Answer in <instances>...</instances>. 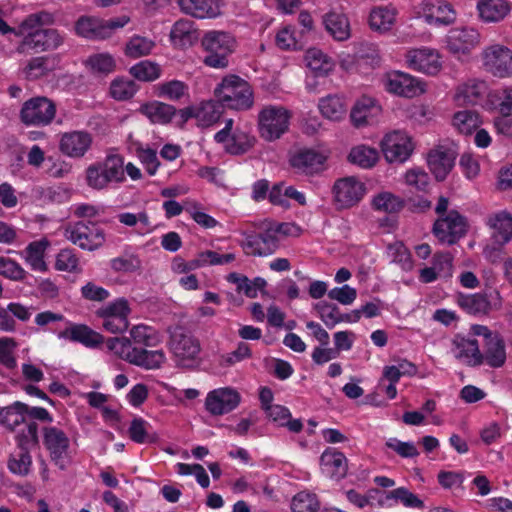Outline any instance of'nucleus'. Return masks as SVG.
Here are the masks:
<instances>
[{"instance_id":"nucleus-1","label":"nucleus","mask_w":512,"mask_h":512,"mask_svg":"<svg viewBox=\"0 0 512 512\" xmlns=\"http://www.w3.org/2000/svg\"><path fill=\"white\" fill-rule=\"evenodd\" d=\"M27 404L16 401L0 409V424L16 433L19 447L32 448L38 443V425L27 418Z\"/></svg>"},{"instance_id":"nucleus-2","label":"nucleus","mask_w":512,"mask_h":512,"mask_svg":"<svg viewBox=\"0 0 512 512\" xmlns=\"http://www.w3.org/2000/svg\"><path fill=\"white\" fill-rule=\"evenodd\" d=\"M200 44L205 52L203 63L214 69L228 67L229 57L238 47V41L231 32L215 29L205 31Z\"/></svg>"},{"instance_id":"nucleus-3","label":"nucleus","mask_w":512,"mask_h":512,"mask_svg":"<svg viewBox=\"0 0 512 512\" xmlns=\"http://www.w3.org/2000/svg\"><path fill=\"white\" fill-rule=\"evenodd\" d=\"M215 96L222 106L246 111L254 105V91L248 81L238 75L225 76L215 88Z\"/></svg>"},{"instance_id":"nucleus-4","label":"nucleus","mask_w":512,"mask_h":512,"mask_svg":"<svg viewBox=\"0 0 512 512\" xmlns=\"http://www.w3.org/2000/svg\"><path fill=\"white\" fill-rule=\"evenodd\" d=\"M124 180V159L120 155H109L104 161L91 164L86 169V183L92 189L102 190L111 183Z\"/></svg>"},{"instance_id":"nucleus-5","label":"nucleus","mask_w":512,"mask_h":512,"mask_svg":"<svg viewBox=\"0 0 512 512\" xmlns=\"http://www.w3.org/2000/svg\"><path fill=\"white\" fill-rule=\"evenodd\" d=\"M170 350L177 366L194 367L201 351L199 340L183 327H175L170 332Z\"/></svg>"},{"instance_id":"nucleus-6","label":"nucleus","mask_w":512,"mask_h":512,"mask_svg":"<svg viewBox=\"0 0 512 512\" xmlns=\"http://www.w3.org/2000/svg\"><path fill=\"white\" fill-rule=\"evenodd\" d=\"M291 113L280 105L263 107L258 114V129L266 141L279 139L289 128Z\"/></svg>"},{"instance_id":"nucleus-7","label":"nucleus","mask_w":512,"mask_h":512,"mask_svg":"<svg viewBox=\"0 0 512 512\" xmlns=\"http://www.w3.org/2000/svg\"><path fill=\"white\" fill-rule=\"evenodd\" d=\"M43 446L51 461L61 470L66 469L71 460V441L67 433L57 426L42 428Z\"/></svg>"},{"instance_id":"nucleus-8","label":"nucleus","mask_w":512,"mask_h":512,"mask_svg":"<svg viewBox=\"0 0 512 512\" xmlns=\"http://www.w3.org/2000/svg\"><path fill=\"white\" fill-rule=\"evenodd\" d=\"M129 20L125 15L110 20L81 16L75 23V32L86 39L102 40L110 37L116 29L124 27Z\"/></svg>"},{"instance_id":"nucleus-9","label":"nucleus","mask_w":512,"mask_h":512,"mask_svg":"<svg viewBox=\"0 0 512 512\" xmlns=\"http://www.w3.org/2000/svg\"><path fill=\"white\" fill-rule=\"evenodd\" d=\"M56 115L55 103L44 96H36L25 101L19 117L23 124L33 127H44L52 123Z\"/></svg>"},{"instance_id":"nucleus-10","label":"nucleus","mask_w":512,"mask_h":512,"mask_svg":"<svg viewBox=\"0 0 512 512\" xmlns=\"http://www.w3.org/2000/svg\"><path fill=\"white\" fill-rule=\"evenodd\" d=\"M64 42V36L56 29H34L26 32L16 47L19 54L55 50Z\"/></svg>"},{"instance_id":"nucleus-11","label":"nucleus","mask_w":512,"mask_h":512,"mask_svg":"<svg viewBox=\"0 0 512 512\" xmlns=\"http://www.w3.org/2000/svg\"><path fill=\"white\" fill-rule=\"evenodd\" d=\"M131 312L128 301L118 298L96 311V316L101 319L102 327L109 333L120 334L129 327L128 316Z\"/></svg>"},{"instance_id":"nucleus-12","label":"nucleus","mask_w":512,"mask_h":512,"mask_svg":"<svg viewBox=\"0 0 512 512\" xmlns=\"http://www.w3.org/2000/svg\"><path fill=\"white\" fill-rule=\"evenodd\" d=\"M386 91L397 96L413 98L426 91L425 82L401 71H391L383 77Z\"/></svg>"},{"instance_id":"nucleus-13","label":"nucleus","mask_w":512,"mask_h":512,"mask_svg":"<svg viewBox=\"0 0 512 512\" xmlns=\"http://www.w3.org/2000/svg\"><path fill=\"white\" fill-rule=\"evenodd\" d=\"M217 143L223 144L226 152L232 155H240L247 152L252 146L254 139L246 131L234 127V120H225V126L214 135Z\"/></svg>"},{"instance_id":"nucleus-14","label":"nucleus","mask_w":512,"mask_h":512,"mask_svg":"<svg viewBox=\"0 0 512 512\" xmlns=\"http://www.w3.org/2000/svg\"><path fill=\"white\" fill-rule=\"evenodd\" d=\"M366 193V187L355 176H347L335 181L332 187L333 199L339 208L345 209L357 205Z\"/></svg>"},{"instance_id":"nucleus-15","label":"nucleus","mask_w":512,"mask_h":512,"mask_svg":"<svg viewBox=\"0 0 512 512\" xmlns=\"http://www.w3.org/2000/svg\"><path fill=\"white\" fill-rule=\"evenodd\" d=\"M65 237L82 249L94 250L104 242V233L95 223L77 222L69 225L64 232Z\"/></svg>"},{"instance_id":"nucleus-16","label":"nucleus","mask_w":512,"mask_h":512,"mask_svg":"<svg viewBox=\"0 0 512 512\" xmlns=\"http://www.w3.org/2000/svg\"><path fill=\"white\" fill-rule=\"evenodd\" d=\"M458 304L469 314L484 315L500 309L502 297L496 289H488L483 293L461 295Z\"/></svg>"},{"instance_id":"nucleus-17","label":"nucleus","mask_w":512,"mask_h":512,"mask_svg":"<svg viewBox=\"0 0 512 512\" xmlns=\"http://www.w3.org/2000/svg\"><path fill=\"white\" fill-rule=\"evenodd\" d=\"M385 159L390 162H405L414 150L411 137L403 131L387 134L381 142Z\"/></svg>"},{"instance_id":"nucleus-18","label":"nucleus","mask_w":512,"mask_h":512,"mask_svg":"<svg viewBox=\"0 0 512 512\" xmlns=\"http://www.w3.org/2000/svg\"><path fill=\"white\" fill-rule=\"evenodd\" d=\"M241 402L239 392L232 387H221L208 392L205 398V409L212 416L228 414Z\"/></svg>"},{"instance_id":"nucleus-19","label":"nucleus","mask_w":512,"mask_h":512,"mask_svg":"<svg viewBox=\"0 0 512 512\" xmlns=\"http://www.w3.org/2000/svg\"><path fill=\"white\" fill-rule=\"evenodd\" d=\"M483 64L494 76L512 77V50L502 45L487 47L483 53Z\"/></svg>"},{"instance_id":"nucleus-20","label":"nucleus","mask_w":512,"mask_h":512,"mask_svg":"<svg viewBox=\"0 0 512 512\" xmlns=\"http://www.w3.org/2000/svg\"><path fill=\"white\" fill-rule=\"evenodd\" d=\"M433 232L440 242L453 245L466 233L465 218L456 211H450L434 223Z\"/></svg>"},{"instance_id":"nucleus-21","label":"nucleus","mask_w":512,"mask_h":512,"mask_svg":"<svg viewBox=\"0 0 512 512\" xmlns=\"http://www.w3.org/2000/svg\"><path fill=\"white\" fill-rule=\"evenodd\" d=\"M419 18L429 25H449L455 20V12L450 4L441 0H424L416 8Z\"/></svg>"},{"instance_id":"nucleus-22","label":"nucleus","mask_w":512,"mask_h":512,"mask_svg":"<svg viewBox=\"0 0 512 512\" xmlns=\"http://www.w3.org/2000/svg\"><path fill=\"white\" fill-rule=\"evenodd\" d=\"M406 62L411 69L428 75H436L442 68L438 51L427 47L408 51Z\"/></svg>"},{"instance_id":"nucleus-23","label":"nucleus","mask_w":512,"mask_h":512,"mask_svg":"<svg viewBox=\"0 0 512 512\" xmlns=\"http://www.w3.org/2000/svg\"><path fill=\"white\" fill-rule=\"evenodd\" d=\"M452 353L459 361L469 366L483 363L484 357L478 341L470 335H456L452 341Z\"/></svg>"},{"instance_id":"nucleus-24","label":"nucleus","mask_w":512,"mask_h":512,"mask_svg":"<svg viewBox=\"0 0 512 512\" xmlns=\"http://www.w3.org/2000/svg\"><path fill=\"white\" fill-rule=\"evenodd\" d=\"M486 226L491 230L490 240L507 244L512 240V213L501 210L489 214L485 219Z\"/></svg>"},{"instance_id":"nucleus-25","label":"nucleus","mask_w":512,"mask_h":512,"mask_svg":"<svg viewBox=\"0 0 512 512\" xmlns=\"http://www.w3.org/2000/svg\"><path fill=\"white\" fill-rule=\"evenodd\" d=\"M93 139L90 133L85 131H72L61 136L60 151L70 158H81L92 145Z\"/></svg>"},{"instance_id":"nucleus-26","label":"nucleus","mask_w":512,"mask_h":512,"mask_svg":"<svg viewBox=\"0 0 512 512\" xmlns=\"http://www.w3.org/2000/svg\"><path fill=\"white\" fill-rule=\"evenodd\" d=\"M480 43L479 32L471 27L451 29L446 38V44L452 53H467Z\"/></svg>"},{"instance_id":"nucleus-27","label":"nucleus","mask_w":512,"mask_h":512,"mask_svg":"<svg viewBox=\"0 0 512 512\" xmlns=\"http://www.w3.org/2000/svg\"><path fill=\"white\" fill-rule=\"evenodd\" d=\"M68 324V327L57 333L59 339L78 342L88 348H96L103 343L104 337L87 325L71 322Z\"/></svg>"},{"instance_id":"nucleus-28","label":"nucleus","mask_w":512,"mask_h":512,"mask_svg":"<svg viewBox=\"0 0 512 512\" xmlns=\"http://www.w3.org/2000/svg\"><path fill=\"white\" fill-rule=\"evenodd\" d=\"M327 156L313 149H304L295 153L291 159V166L299 173L306 175L317 174L324 170Z\"/></svg>"},{"instance_id":"nucleus-29","label":"nucleus","mask_w":512,"mask_h":512,"mask_svg":"<svg viewBox=\"0 0 512 512\" xmlns=\"http://www.w3.org/2000/svg\"><path fill=\"white\" fill-rule=\"evenodd\" d=\"M180 10L197 19L216 18L221 14L220 0H178Z\"/></svg>"},{"instance_id":"nucleus-30","label":"nucleus","mask_w":512,"mask_h":512,"mask_svg":"<svg viewBox=\"0 0 512 512\" xmlns=\"http://www.w3.org/2000/svg\"><path fill=\"white\" fill-rule=\"evenodd\" d=\"M50 247V242L46 238H41L30 242L20 256L32 271L45 273L48 271L46 262V251Z\"/></svg>"},{"instance_id":"nucleus-31","label":"nucleus","mask_w":512,"mask_h":512,"mask_svg":"<svg viewBox=\"0 0 512 512\" xmlns=\"http://www.w3.org/2000/svg\"><path fill=\"white\" fill-rule=\"evenodd\" d=\"M322 23L326 32L338 42H343L351 37V25L347 15L343 12L330 10L322 17Z\"/></svg>"},{"instance_id":"nucleus-32","label":"nucleus","mask_w":512,"mask_h":512,"mask_svg":"<svg viewBox=\"0 0 512 512\" xmlns=\"http://www.w3.org/2000/svg\"><path fill=\"white\" fill-rule=\"evenodd\" d=\"M222 104L217 101L202 102L197 107L186 108L183 111L185 117H193L197 120L198 126L209 127L215 124L223 113Z\"/></svg>"},{"instance_id":"nucleus-33","label":"nucleus","mask_w":512,"mask_h":512,"mask_svg":"<svg viewBox=\"0 0 512 512\" xmlns=\"http://www.w3.org/2000/svg\"><path fill=\"white\" fill-rule=\"evenodd\" d=\"M322 472L332 479H342L347 473V459L342 452L326 449L321 457Z\"/></svg>"},{"instance_id":"nucleus-34","label":"nucleus","mask_w":512,"mask_h":512,"mask_svg":"<svg viewBox=\"0 0 512 512\" xmlns=\"http://www.w3.org/2000/svg\"><path fill=\"white\" fill-rule=\"evenodd\" d=\"M398 502H401L405 507L409 508H424V502L405 487H398L381 494L380 497L377 498V503L380 507H392Z\"/></svg>"},{"instance_id":"nucleus-35","label":"nucleus","mask_w":512,"mask_h":512,"mask_svg":"<svg viewBox=\"0 0 512 512\" xmlns=\"http://www.w3.org/2000/svg\"><path fill=\"white\" fill-rule=\"evenodd\" d=\"M486 83L479 80H469L458 86L454 99L459 106L477 104L485 95Z\"/></svg>"},{"instance_id":"nucleus-36","label":"nucleus","mask_w":512,"mask_h":512,"mask_svg":"<svg viewBox=\"0 0 512 512\" xmlns=\"http://www.w3.org/2000/svg\"><path fill=\"white\" fill-rule=\"evenodd\" d=\"M170 40L175 47L187 48L197 40L194 23L187 19L176 21L170 31Z\"/></svg>"},{"instance_id":"nucleus-37","label":"nucleus","mask_w":512,"mask_h":512,"mask_svg":"<svg viewBox=\"0 0 512 512\" xmlns=\"http://www.w3.org/2000/svg\"><path fill=\"white\" fill-rule=\"evenodd\" d=\"M454 160L453 153L442 148L431 150L427 158L428 166L438 180H443L447 176L454 165Z\"/></svg>"},{"instance_id":"nucleus-38","label":"nucleus","mask_w":512,"mask_h":512,"mask_svg":"<svg viewBox=\"0 0 512 512\" xmlns=\"http://www.w3.org/2000/svg\"><path fill=\"white\" fill-rule=\"evenodd\" d=\"M477 9L485 22H498L510 12L511 5L506 0H480Z\"/></svg>"},{"instance_id":"nucleus-39","label":"nucleus","mask_w":512,"mask_h":512,"mask_svg":"<svg viewBox=\"0 0 512 512\" xmlns=\"http://www.w3.org/2000/svg\"><path fill=\"white\" fill-rule=\"evenodd\" d=\"M305 62L316 76H327L335 67L333 59L318 48H310L306 51Z\"/></svg>"},{"instance_id":"nucleus-40","label":"nucleus","mask_w":512,"mask_h":512,"mask_svg":"<svg viewBox=\"0 0 512 512\" xmlns=\"http://www.w3.org/2000/svg\"><path fill=\"white\" fill-rule=\"evenodd\" d=\"M318 107L321 114L331 121H341L345 118L348 110L346 101L338 95L321 98Z\"/></svg>"},{"instance_id":"nucleus-41","label":"nucleus","mask_w":512,"mask_h":512,"mask_svg":"<svg viewBox=\"0 0 512 512\" xmlns=\"http://www.w3.org/2000/svg\"><path fill=\"white\" fill-rule=\"evenodd\" d=\"M379 107L370 97H362L351 109L350 118L355 127H362L378 112Z\"/></svg>"},{"instance_id":"nucleus-42","label":"nucleus","mask_w":512,"mask_h":512,"mask_svg":"<svg viewBox=\"0 0 512 512\" xmlns=\"http://www.w3.org/2000/svg\"><path fill=\"white\" fill-rule=\"evenodd\" d=\"M267 416L278 426L287 427L293 433H299L303 429L300 419H291V413L288 408L282 405L266 406Z\"/></svg>"},{"instance_id":"nucleus-43","label":"nucleus","mask_w":512,"mask_h":512,"mask_svg":"<svg viewBox=\"0 0 512 512\" xmlns=\"http://www.w3.org/2000/svg\"><path fill=\"white\" fill-rule=\"evenodd\" d=\"M132 344L144 347H156L162 342V336L154 327L145 324L134 325L130 331Z\"/></svg>"},{"instance_id":"nucleus-44","label":"nucleus","mask_w":512,"mask_h":512,"mask_svg":"<svg viewBox=\"0 0 512 512\" xmlns=\"http://www.w3.org/2000/svg\"><path fill=\"white\" fill-rule=\"evenodd\" d=\"M118 221L127 226L134 228V231L138 235H147L153 231V225L151 223L148 213L144 210L138 213L123 212L117 215Z\"/></svg>"},{"instance_id":"nucleus-45","label":"nucleus","mask_w":512,"mask_h":512,"mask_svg":"<svg viewBox=\"0 0 512 512\" xmlns=\"http://www.w3.org/2000/svg\"><path fill=\"white\" fill-rule=\"evenodd\" d=\"M175 108L172 105L153 101L141 105L140 112L150 119L153 123L166 124L171 121L175 115Z\"/></svg>"},{"instance_id":"nucleus-46","label":"nucleus","mask_w":512,"mask_h":512,"mask_svg":"<svg viewBox=\"0 0 512 512\" xmlns=\"http://www.w3.org/2000/svg\"><path fill=\"white\" fill-rule=\"evenodd\" d=\"M165 361L166 355L163 350H147L136 347L131 364L147 370H154L160 368Z\"/></svg>"},{"instance_id":"nucleus-47","label":"nucleus","mask_w":512,"mask_h":512,"mask_svg":"<svg viewBox=\"0 0 512 512\" xmlns=\"http://www.w3.org/2000/svg\"><path fill=\"white\" fill-rule=\"evenodd\" d=\"M304 31H297L294 26L286 25L281 28L276 36L275 43L281 50H298L304 45Z\"/></svg>"},{"instance_id":"nucleus-48","label":"nucleus","mask_w":512,"mask_h":512,"mask_svg":"<svg viewBox=\"0 0 512 512\" xmlns=\"http://www.w3.org/2000/svg\"><path fill=\"white\" fill-rule=\"evenodd\" d=\"M53 69V58L49 56H38L27 61L22 69V74L28 80H36L48 75Z\"/></svg>"},{"instance_id":"nucleus-49","label":"nucleus","mask_w":512,"mask_h":512,"mask_svg":"<svg viewBox=\"0 0 512 512\" xmlns=\"http://www.w3.org/2000/svg\"><path fill=\"white\" fill-rule=\"evenodd\" d=\"M481 124L480 115L475 110H462L453 115V127L463 135H471Z\"/></svg>"},{"instance_id":"nucleus-50","label":"nucleus","mask_w":512,"mask_h":512,"mask_svg":"<svg viewBox=\"0 0 512 512\" xmlns=\"http://www.w3.org/2000/svg\"><path fill=\"white\" fill-rule=\"evenodd\" d=\"M484 360L494 368L501 367L506 360L505 345L497 334L485 343Z\"/></svg>"},{"instance_id":"nucleus-51","label":"nucleus","mask_w":512,"mask_h":512,"mask_svg":"<svg viewBox=\"0 0 512 512\" xmlns=\"http://www.w3.org/2000/svg\"><path fill=\"white\" fill-rule=\"evenodd\" d=\"M378 159V151L375 148L366 145H357L353 147L348 155L349 162L364 169L373 167L377 163Z\"/></svg>"},{"instance_id":"nucleus-52","label":"nucleus","mask_w":512,"mask_h":512,"mask_svg":"<svg viewBox=\"0 0 512 512\" xmlns=\"http://www.w3.org/2000/svg\"><path fill=\"white\" fill-rule=\"evenodd\" d=\"M151 425L142 418H134L129 426L128 432L130 438L139 444L155 443L158 441V435L151 432Z\"/></svg>"},{"instance_id":"nucleus-53","label":"nucleus","mask_w":512,"mask_h":512,"mask_svg":"<svg viewBox=\"0 0 512 512\" xmlns=\"http://www.w3.org/2000/svg\"><path fill=\"white\" fill-rule=\"evenodd\" d=\"M106 346L118 358L132 363V358L136 350V346H133L130 337H113L109 338L106 342Z\"/></svg>"},{"instance_id":"nucleus-54","label":"nucleus","mask_w":512,"mask_h":512,"mask_svg":"<svg viewBox=\"0 0 512 512\" xmlns=\"http://www.w3.org/2000/svg\"><path fill=\"white\" fill-rule=\"evenodd\" d=\"M395 22V11L390 8L378 7L371 11L369 24L371 29L385 32L391 29Z\"/></svg>"},{"instance_id":"nucleus-55","label":"nucleus","mask_w":512,"mask_h":512,"mask_svg":"<svg viewBox=\"0 0 512 512\" xmlns=\"http://www.w3.org/2000/svg\"><path fill=\"white\" fill-rule=\"evenodd\" d=\"M130 74L140 81L151 82L160 77L161 67L155 62L143 60L130 68Z\"/></svg>"},{"instance_id":"nucleus-56","label":"nucleus","mask_w":512,"mask_h":512,"mask_svg":"<svg viewBox=\"0 0 512 512\" xmlns=\"http://www.w3.org/2000/svg\"><path fill=\"white\" fill-rule=\"evenodd\" d=\"M55 21L54 15L41 11L28 15L19 25V35H25L29 30L41 29L42 26L52 25Z\"/></svg>"},{"instance_id":"nucleus-57","label":"nucleus","mask_w":512,"mask_h":512,"mask_svg":"<svg viewBox=\"0 0 512 512\" xmlns=\"http://www.w3.org/2000/svg\"><path fill=\"white\" fill-rule=\"evenodd\" d=\"M86 65L93 73L107 75L115 70L116 63L111 54L96 53L87 58Z\"/></svg>"},{"instance_id":"nucleus-58","label":"nucleus","mask_w":512,"mask_h":512,"mask_svg":"<svg viewBox=\"0 0 512 512\" xmlns=\"http://www.w3.org/2000/svg\"><path fill=\"white\" fill-rule=\"evenodd\" d=\"M372 206L377 211L395 213L402 209L403 201L390 192H381L374 196Z\"/></svg>"},{"instance_id":"nucleus-59","label":"nucleus","mask_w":512,"mask_h":512,"mask_svg":"<svg viewBox=\"0 0 512 512\" xmlns=\"http://www.w3.org/2000/svg\"><path fill=\"white\" fill-rule=\"evenodd\" d=\"M137 90L138 86L136 83L133 80L126 78H116L110 85V95L119 101L132 98Z\"/></svg>"},{"instance_id":"nucleus-60","label":"nucleus","mask_w":512,"mask_h":512,"mask_svg":"<svg viewBox=\"0 0 512 512\" xmlns=\"http://www.w3.org/2000/svg\"><path fill=\"white\" fill-rule=\"evenodd\" d=\"M20 452L10 457L8 468L10 472L19 476H26L32 465V458L29 453L30 448L19 447Z\"/></svg>"},{"instance_id":"nucleus-61","label":"nucleus","mask_w":512,"mask_h":512,"mask_svg":"<svg viewBox=\"0 0 512 512\" xmlns=\"http://www.w3.org/2000/svg\"><path fill=\"white\" fill-rule=\"evenodd\" d=\"M0 275L16 282L24 281L28 272L14 259L0 256Z\"/></svg>"},{"instance_id":"nucleus-62","label":"nucleus","mask_w":512,"mask_h":512,"mask_svg":"<svg viewBox=\"0 0 512 512\" xmlns=\"http://www.w3.org/2000/svg\"><path fill=\"white\" fill-rule=\"evenodd\" d=\"M293 512H316L319 509V502L315 494L299 492L291 502Z\"/></svg>"},{"instance_id":"nucleus-63","label":"nucleus","mask_w":512,"mask_h":512,"mask_svg":"<svg viewBox=\"0 0 512 512\" xmlns=\"http://www.w3.org/2000/svg\"><path fill=\"white\" fill-rule=\"evenodd\" d=\"M155 43L146 37L134 36L126 45V55L138 58L148 55L154 48Z\"/></svg>"},{"instance_id":"nucleus-64","label":"nucleus","mask_w":512,"mask_h":512,"mask_svg":"<svg viewBox=\"0 0 512 512\" xmlns=\"http://www.w3.org/2000/svg\"><path fill=\"white\" fill-rule=\"evenodd\" d=\"M187 90L188 86L184 82L171 80L158 86V96L175 101L183 97L187 93Z\"/></svg>"}]
</instances>
